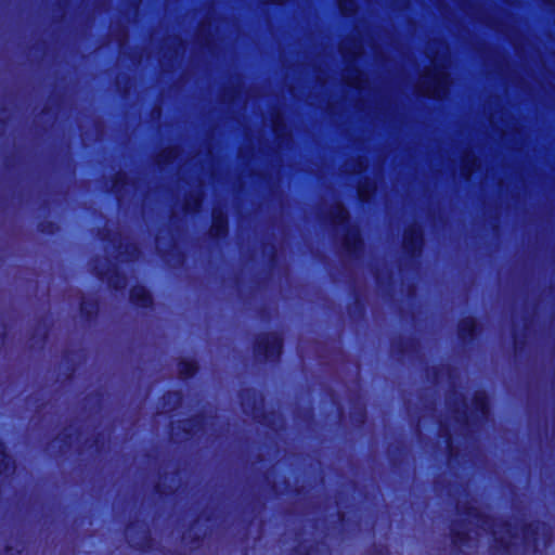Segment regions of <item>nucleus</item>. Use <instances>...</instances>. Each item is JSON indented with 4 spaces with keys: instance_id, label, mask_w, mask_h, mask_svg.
<instances>
[{
    "instance_id": "obj_25",
    "label": "nucleus",
    "mask_w": 555,
    "mask_h": 555,
    "mask_svg": "<svg viewBox=\"0 0 555 555\" xmlns=\"http://www.w3.org/2000/svg\"><path fill=\"white\" fill-rule=\"evenodd\" d=\"M173 397H176L177 401L180 400V397L178 395H173Z\"/></svg>"
},
{
    "instance_id": "obj_17",
    "label": "nucleus",
    "mask_w": 555,
    "mask_h": 555,
    "mask_svg": "<svg viewBox=\"0 0 555 555\" xmlns=\"http://www.w3.org/2000/svg\"><path fill=\"white\" fill-rule=\"evenodd\" d=\"M475 408L479 411L483 416H487L489 413V406L487 402V397L483 392H478L475 396Z\"/></svg>"
},
{
    "instance_id": "obj_13",
    "label": "nucleus",
    "mask_w": 555,
    "mask_h": 555,
    "mask_svg": "<svg viewBox=\"0 0 555 555\" xmlns=\"http://www.w3.org/2000/svg\"><path fill=\"white\" fill-rule=\"evenodd\" d=\"M338 7L341 14L346 16L354 14L358 9L356 0H338Z\"/></svg>"
},
{
    "instance_id": "obj_12",
    "label": "nucleus",
    "mask_w": 555,
    "mask_h": 555,
    "mask_svg": "<svg viewBox=\"0 0 555 555\" xmlns=\"http://www.w3.org/2000/svg\"><path fill=\"white\" fill-rule=\"evenodd\" d=\"M197 370L196 364L193 361H181L178 365L179 375L183 378L192 376Z\"/></svg>"
},
{
    "instance_id": "obj_3",
    "label": "nucleus",
    "mask_w": 555,
    "mask_h": 555,
    "mask_svg": "<svg viewBox=\"0 0 555 555\" xmlns=\"http://www.w3.org/2000/svg\"><path fill=\"white\" fill-rule=\"evenodd\" d=\"M423 245V233L418 225L409 227L403 234V247L412 256L421 251Z\"/></svg>"
},
{
    "instance_id": "obj_21",
    "label": "nucleus",
    "mask_w": 555,
    "mask_h": 555,
    "mask_svg": "<svg viewBox=\"0 0 555 555\" xmlns=\"http://www.w3.org/2000/svg\"><path fill=\"white\" fill-rule=\"evenodd\" d=\"M273 128L278 135H280V117L276 116V118L273 120Z\"/></svg>"
},
{
    "instance_id": "obj_11",
    "label": "nucleus",
    "mask_w": 555,
    "mask_h": 555,
    "mask_svg": "<svg viewBox=\"0 0 555 555\" xmlns=\"http://www.w3.org/2000/svg\"><path fill=\"white\" fill-rule=\"evenodd\" d=\"M179 156V150L175 146L167 147L157 156L158 164H168L176 160Z\"/></svg>"
},
{
    "instance_id": "obj_5",
    "label": "nucleus",
    "mask_w": 555,
    "mask_h": 555,
    "mask_svg": "<svg viewBox=\"0 0 555 555\" xmlns=\"http://www.w3.org/2000/svg\"><path fill=\"white\" fill-rule=\"evenodd\" d=\"M344 245L350 254L357 253L361 248L362 240L357 228L347 229V232L344 237Z\"/></svg>"
},
{
    "instance_id": "obj_6",
    "label": "nucleus",
    "mask_w": 555,
    "mask_h": 555,
    "mask_svg": "<svg viewBox=\"0 0 555 555\" xmlns=\"http://www.w3.org/2000/svg\"><path fill=\"white\" fill-rule=\"evenodd\" d=\"M131 301L140 307H149L152 304V297L144 286H134L130 292Z\"/></svg>"
},
{
    "instance_id": "obj_19",
    "label": "nucleus",
    "mask_w": 555,
    "mask_h": 555,
    "mask_svg": "<svg viewBox=\"0 0 555 555\" xmlns=\"http://www.w3.org/2000/svg\"><path fill=\"white\" fill-rule=\"evenodd\" d=\"M12 468V460L5 453L4 446L0 442V473H8Z\"/></svg>"
},
{
    "instance_id": "obj_16",
    "label": "nucleus",
    "mask_w": 555,
    "mask_h": 555,
    "mask_svg": "<svg viewBox=\"0 0 555 555\" xmlns=\"http://www.w3.org/2000/svg\"><path fill=\"white\" fill-rule=\"evenodd\" d=\"M202 205V196L199 193L192 194L190 198L185 202L184 210L186 212H195L199 209Z\"/></svg>"
},
{
    "instance_id": "obj_15",
    "label": "nucleus",
    "mask_w": 555,
    "mask_h": 555,
    "mask_svg": "<svg viewBox=\"0 0 555 555\" xmlns=\"http://www.w3.org/2000/svg\"><path fill=\"white\" fill-rule=\"evenodd\" d=\"M374 190H375V185H372L369 182L360 184L358 188V191H357L360 201L367 202L371 198Z\"/></svg>"
},
{
    "instance_id": "obj_2",
    "label": "nucleus",
    "mask_w": 555,
    "mask_h": 555,
    "mask_svg": "<svg viewBox=\"0 0 555 555\" xmlns=\"http://www.w3.org/2000/svg\"><path fill=\"white\" fill-rule=\"evenodd\" d=\"M256 354L266 360H275L282 352V339L278 334H266L256 341Z\"/></svg>"
},
{
    "instance_id": "obj_9",
    "label": "nucleus",
    "mask_w": 555,
    "mask_h": 555,
    "mask_svg": "<svg viewBox=\"0 0 555 555\" xmlns=\"http://www.w3.org/2000/svg\"><path fill=\"white\" fill-rule=\"evenodd\" d=\"M479 167L478 158L470 154L466 153L462 160L461 166V175L465 180H469L473 172Z\"/></svg>"
},
{
    "instance_id": "obj_10",
    "label": "nucleus",
    "mask_w": 555,
    "mask_h": 555,
    "mask_svg": "<svg viewBox=\"0 0 555 555\" xmlns=\"http://www.w3.org/2000/svg\"><path fill=\"white\" fill-rule=\"evenodd\" d=\"M343 78L346 82L354 88L361 89L365 82L364 75L361 70L357 68H348L343 75Z\"/></svg>"
},
{
    "instance_id": "obj_18",
    "label": "nucleus",
    "mask_w": 555,
    "mask_h": 555,
    "mask_svg": "<svg viewBox=\"0 0 555 555\" xmlns=\"http://www.w3.org/2000/svg\"><path fill=\"white\" fill-rule=\"evenodd\" d=\"M366 168V163L362 158H358L352 160L351 163H347L345 165V170L350 173H361Z\"/></svg>"
},
{
    "instance_id": "obj_20",
    "label": "nucleus",
    "mask_w": 555,
    "mask_h": 555,
    "mask_svg": "<svg viewBox=\"0 0 555 555\" xmlns=\"http://www.w3.org/2000/svg\"><path fill=\"white\" fill-rule=\"evenodd\" d=\"M453 543L460 548L463 546L470 547V538L467 532L454 531Z\"/></svg>"
},
{
    "instance_id": "obj_7",
    "label": "nucleus",
    "mask_w": 555,
    "mask_h": 555,
    "mask_svg": "<svg viewBox=\"0 0 555 555\" xmlns=\"http://www.w3.org/2000/svg\"><path fill=\"white\" fill-rule=\"evenodd\" d=\"M228 221L222 212L214 211L212 224L210 228V234L216 237H220L227 234Z\"/></svg>"
},
{
    "instance_id": "obj_22",
    "label": "nucleus",
    "mask_w": 555,
    "mask_h": 555,
    "mask_svg": "<svg viewBox=\"0 0 555 555\" xmlns=\"http://www.w3.org/2000/svg\"><path fill=\"white\" fill-rule=\"evenodd\" d=\"M478 521H481V529L487 530L488 528H490L488 520L478 519Z\"/></svg>"
},
{
    "instance_id": "obj_23",
    "label": "nucleus",
    "mask_w": 555,
    "mask_h": 555,
    "mask_svg": "<svg viewBox=\"0 0 555 555\" xmlns=\"http://www.w3.org/2000/svg\"><path fill=\"white\" fill-rule=\"evenodd\" d=\"M287 0H264V2H268V3H276V4H282V3H285Z\"/></svg>"
},
{
    "instance_id": "obj_24",
    "label": "nucleus",
    "mask_w": 555,
    "mask_h": 555,
    "mask_svg": "<svg viewBox=\"0 0 555 555\" xmlns=\"http://www.w3.org/2000/svg\"><path fill=\"white\" fill-rule=\"evenodd\" d=\"M113 286H114L115 288H119V287L125 286V283L119 284V283L117 282V283H114V284H113Z\"/></svg>"
},
{
    "instance_id": "obj_4",
    "label": "nucleus",
    "mask_w": 555,
    "mask_h": 555,
    "mask_svg": "<svg viewBox=\"0 0 555 555\" xmlns=\"http://www.w3.org/2000/svg\"><path fill=\"white\" fill-rule=\"evenodd\" d=\"M339 50L344 59L351 62L363 52L362 43L354 38H346L340 42Z\"/></svg>"
},
{
    "instance_id": "obj_1",
    "label": "nucleus",
    "mask_w": 555,
    "mask_h": 555,
    "mask_svg": "<svg viewBox=\"0 0 555 555\" xmlns=\"http://www.w3.org/2000/svg\"><path fill=\"white\" fill-rule=\"evenodd\" d=\"M426 55L430 66L421 75L417 91L431 99H443L449 91L450 78L448 68L451 64L449 47L438 40L428 42Z\"/></svg>"
},
{
    "instance_id": "obj_14",
    "label": "nucleus",
    "mask_w": 555,
    "mask_h": 555,
    "mask_svg": "<svg viewBox=\"0 0 555 555\" xmlns=\"http://www.w3.org/2000/svg\"><path fill=\"white\" fill-rule=\"evenodd\" d=\"M475 320L472 318L465 319L460 323V335L463 338H466L468 336H473L475 331Z\"/></svg>"
},
{
    "instance_id": "obj_8",
    "label": "nucleus",
    "mask_w": 555,
    "mask_h": 555,
    "mask_svg": "<svg viewBox=\"0 0 555 555\" xmlns=\"http://www.w3.org/2000/svg\"><path fill=\"white\" fill-rule=\"evenodd\" d=\"M328 218L334 224L344 225L349 218V214L341 203L336 202L328 211Z\"/></svg>"
}]
</instances>
